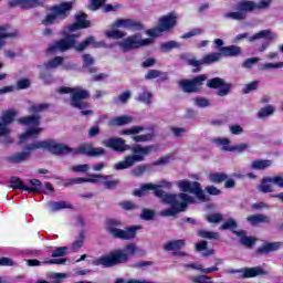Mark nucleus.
<instances>
[{"label": "nucleus", "instance_id": "37998d69", "mask_svg": "<svg viewBox=\"0 0 283 283\" xmlns=\"http://www.w3.org/2000/svg\"><path fill=\"white\" fill-rule=\"evenodd\" d=\"M228 176L224 172H216L209 175L210 182H216L217 185H220V182H224L227 180Z\"/></svg>", "mask_w": 283, "mask_h": 283}, {"label": "nucleus", "instance_id": "de8ad7c7", "mask_svg": "<svg viewBox=\"0 0 283 283\" xmlns=\"http://www.w3.org/2000/svg\"><path fill=\"white\" fill-rule=\"evenodd\" d=\"M17 116V111H8L2 114V123L6 124L7 126L14 120V117Z\"/></svg>", "mask_w": 283, "mask_h": 283}, {"label": "nucleus", "instance_id": "f3484780", "mask_svg": "<svg viewBox=\"0 0 283 283\" xmlns=\"http://www.w3.org/2000/svg\"><path fill=\"white\" fill-rule=\"evenodd\" d=\"M207 81V75H199L192 80H182L179 82V87H181V90L184 92H198V90H200V87H202V83Z\"/></svg>", "mask_w": 283, "mask_h": 283}, {"label": "nucleus", "instance_id": "4468645a", "mask_svg": "<svg viewBox=\"0 0 283 283\" xmlns=\"http://www.w3.org/2000/svg\"><path fill=\"white\" fill-rule=\"evenodd\" d=\"M244 39H248L250 43L260 41V39H266L268 41H273L274 39H277V34H275L271 30H262L252 36H250L249 33H240L237 36H234L233 43H240V41H244Z\"/></svg>", "mask_w": 283, "mask_h": 283}, {"label": "nucleus", "instance_id": "0eeeda50", "mask_svg": "<svg viewBox=\"0 0 283 283\" xmlns=\"http://www.w3.org/2000/svg\"><path fill=\"white\" fill-rule=\"evenodd\" d=\"M18 123L28 127L27 132L20 136V143H28L30 138H36L43 132V128L39 127L41 125V116L39 115L22 117Z\"/></svg>", "mask_w": 283, "mask_h": 283}, {"label": "nucleus", "instance_id": "c9c22d12", "mask_svg": "<svg viewBox=\"0 0 283 283\" xmlns=\"http://www.w3.org/2000/svg\"><path fill=\"white\" fill-rule=\"evenodd\" d=\"M146 81H154V78H159L160 81H167V74L158 70H149L145 75Z\"/></svg>", "mask_w": 283, "mask_h": 283}, {"label": "nucleus", "instance_id": "1a4fd4ad", "mask_svg": "<svg viewBox=\"0 0 283 283\" xmlns=\"http://www.w3.org/2000/svg\"><path fill=\"white\" fill-rule=\"evenodd\" d=\"M172 187H174V184L167 180L160 181L159 185L145 184L140 187L139 190L134 191V196L142 197L144 193H147V191H154V195L157 198H161V200H164L166 196H178V195L167 193L165 192V190H163V189H171Z\"/></svg>", "mask_w": 283, "mask_h": 283}, {"label": "nucleus", "instance_id": "ea45409f", "mask_svg": "<svg viewBox=\"0 0 283 283\" xmlns=\"http://www.w3.org/2000/svg\"><path fill=\"white\" fill-rule=\"evenodd\" d=\"M214 145H217L218 147H222V149L224 151H231V146H229V144L231 143V140L229 138H214L213 139Z\"/></svg>", "mask_w": 283, "mask_h": 283}, {"label": "nucleus", "instance_id": "bb28decb", "mask_svg": "<svg viewBox=\"0 0 283 283\" xmlns=\"http://www.w3.org/2000/svg\"><path fill=\"white\" fill-rule=\"evenodd\" d=\"M32 145L27 146V151H22V153H15L11 156L8 157V161L9 163H13L14 165H19V163H24V160H28V158H30V151H32L30 149Z\"/></svg>", "mask_w": 283, "mask_h": 283}, {"label": "nucleus", "instance_id": "a878e982", "mask_svg": "<svg viewBox=\"0 0 283 283\" xmlns=\"http://www.w3.org/2000/svg\"><path fill=\"white\" fill-rule=\"evenodd\" d=\"M283 248L282 241L276 242H265L261 248L256 250V253H273V251H280Z\"/></svg>", "mask_w": 283, "mask_h": 283}, {"label": "nucleus", "instance_id": "7c9ffc66", "mask_svg": "<svg viewBox=\"0 0 283 283\" xmlns=\"http://www.w3.org/2000/svg\"><path fill=\"white\" fill-rule=\"evenodd\" d=\"M220 53L222 56H238L239 54H242V49L235 45L223 46L220 49Z\"/></svg>", "mask_w": 283, "mask_h": 283}, {"label": "nucleus", "instance_id": "aec40b11", "mask_svg": "<svg viewBox=\"0 0 283 283\" xmlns=\"http://www.w3.org/2000/svg\"><path fill=\"white\" fill-rule=\"evenodd\" d=\"M48 0H10V8H22V10H31L32 8H39L43 6Z\"/></svg>", "mask_w": 283, "mask_h": 283}, {"label": "nucleus", "instance_id": "c756f323", "mask_svg": "<svg viewBox=\"0 0 283 283\" xmlns=\"http://www.w3.org/2000/svg\"><path fill=\"white\" fill-rule=\"evenodd\" d=\"M239 273H242L243 277H258V275H264V270L262 268H245L239 271Z\"/></svg>", "mask_w": 283, "mask_h": 283}, {"label": "nucleus", "instance_id": "72a5a7b5", "mask_svg": "<svg viewBox=\"0 0 283 283\" xmlns=\"http://www.w3.org/2000/svg\"><path fill=\"white\" fill-rule=\"evenodd\" d=\"M247 220L251 224H260V223L269 224L271 222V218L264 214H252L248 217Z\"/></svg>", "mask_w": 283, "mask_h": 283}, {"label": "nucleus", "instance_id": "4c0bfd02", "mask_svg": "<svg viewBox=\"0 0 283 283\" xmlns=\"http://www.w3.org/2000/svg\"><path fill=\"white\" fill-rule=\"evenodd\" d=\"M105 36L107 39H123V38L127 36V33L118 30V28H113V29L105 31Z\"/></svg>", "mask_w": 283, "mask_h": 283}, {"label": "nucleus", "instance_id": "864d4df0", "mask_svg": "<svg viewBox=\"0 0 283 283\" xmlns=\"http://www.w3.org/2000/svg\"><path fill=\"white\" fill-rule=\"evenodd\" d=\"M64 255H67V247L56 248L51 254L52 258H63Z\"/></svg>", "mask_w": 283, "mask_h": 283}, {"label": "nucleus", "instance_id": "cd10ccee", "mask_svg": "<svg viewBox=\"0 0 283 283\" xmlns=\"http://www.w3.org/2000/svg\"><path fill=\"white\" fill-rule=\"evenodd\" d=\"M273 166V161L269 159H255L251 163V169H255L258 171H263L264 169H269Z\"/></svg>", "mask_w": 283, "mask_h": 283}, {"label": "nucleus", "instance_id": "6ab92c4d", "mask_svg": "<svg viewBox=\"0 0 283 283\" xmlns=\"http://www.w3.org/2000/svg\"><path fill=\"white\" fill-rule=\"evenodd\" d=\"M103 145L105 147H108V149H113L114 151H129V145L125 144V139L120 137H113L108 138L103 142Z\"/></svg>", "mask_w": 283, "mask_h": 283}, {"label": "nucleus", "instance_id": "e2e57ef3", "mask_svg": "<svg viewBox=\"0 0 283 283\" xmlns=\"http://www.w3.org/2000/svg\"><path fill=\"white\" fill-rule=\"evenodd\" d=\"M249 144H238L234 146H231L230 151H238V154H242V151H247L249 149Z\"/></svg>", "mask_w": 283, "mask_h": 283}, {"label": "nucleus", "instance_id": "052dcab7", "mask_svg": "<svg viewBox=\"0 0 283 283\" xmlns=\"http://www.w3.org/2000/svg\"><path fill=\"white\" fill-rule=\"evenodd\" d=\"M260 59L259 57H250L247 59L243 64L242 67H245V70H251L253 67V65H255V63H259Z\"/></svg>", "mask_w": 283, "mask_h": 283}, {"label": "nucleus", "instance_id": "393cba45", "mask_svg": "<svg viewBox=\"0 0 283 283\" xmlns=\"http://www.w3.org/2000/svg\"><path fill=\"white\" fill-rule=\"evenodd\" d=\"M132 123H134V117H132L129 115L117 116V117H114L111 120H108L109 127H123V126L129 125Z\"/></svg>", "mask_w": 283, "mask_h": 283}, {"label": "nucleus", "instance_id": "6e6d98bb", "mask_svg": "<svg viewBox=\"0 0 283 283\" xmlns=\"http://www.w3.org/2000/svg\"><path fill=\"white\" fill-rule=\"evenodd\" d=\"M72 171H75V174H86V171H90V165L84 164V165H77L71 167Z\"/></svg>", "mask_w": 283, "mask_h": 283}, {"label": "nucleus", "instance_id": "39448f33", "mask_svg": "<svg viewBox=\"0 0 283 283\" xmlns=\"http://www.w3.org/2000/svg\"><path fill=\"white\" fill-rule=\"evenodd\" d=\"M123 222L118 219H109L106 224V231L113 235V238H117L119 240H134L136 238L137 231L143 229L140 226H133L127 228L126 230L118 229L122 227Z\"/></svg>", "mask_w": 283, "mask_h": 283}, {"label": "nucleus", "instance_id": "5701e85b", "mask_svg": "<svg viewBox=\"0 0 283 283\" xmlns=\"http://www.w3.org/2000/svg\"><path fill=\"white\" fill-rule=\"evenodd\" d=\"M19 36V31L10 28V25L0 27V50L6 45V39H14Z\"/></svg>", "mask_w": 283, "mask_h": 283}, {"label": "nucleus", "instance_id": "338daca9", "mask_svg": "<svg viewBox=\"0 0 283 283\" xmlns=\"http://www.w3.org/2000/svg\"><path fill=\"white\" fill-rule=\"evenodd\" d=\"M195 105L197 107H209L211 105V102H209V99L205 97H198L197 99H195Z\"/></svg>", "mask_w": 283, "mask_h": 283}, {"label": "nucleus", "instance_id": "7ed1b4c3", "mask_svg": "<svg viewBox=\"0 0 283 283\" xmlns=\"http://www.w3.org/2000/svg\"><path fill=\"white\" fill-rule=\"evenodd\" d=\"M161 201L165 202V205H170V207H172V209H166L159 212L164 218H169L180 213V211H185L189 205L196 202V199L185 192H180L177 195H167Z\"/></svg>", "mask_w": 283, "mask_h": 283}, {"label": "nucleus", "instance_id": "9d476101", "mask_svg": "<svg viewBox=\"0 0 283 283\" xmlns=\"http://www.w3.org/2000/svg\"><path fill=\"white\" fill-rule=\"evenodd\" d=\"M29 149H48L51 151V154H56L57 156L63 154H72V148L65 144H61L54 140L35 142L31 144Z\"/></svg>", "mask_w": 283, "mask_h": 283}, {"label": "nucleus", "instance_id": "dca6fc26", "mask_svg": "<svg viewBox=\"0 0 283 283\" xmlns=\"http://www.w3.org/2000/svg\"><path fill=\"white\" fill-rule=\"evenodd\" d=\"M206 85L212 90H218L217 96L224 97L231 92V84L224 82V80L220 77L209 80Z\"/></svg>", "mask_w": 283, "mask_h": 283}, {"label": "nucleus", "instance_id": "5fc2aeb1", "mask_svg": "<svg viewBox=\"0 0 283 283\" xmlns=\"http://www.w3.org/2000/svg\"><path fill=\"white\" fill-rule=\"evenodd\" d=\"M271 7V0H261L259 2H254V10H266V8Z\"/></svg>", "mask_w": 283, "mask_h": 283}, {"label": "nucleus", "instance_id": "a19ab883", "mask_svg": "<svg viewBox=\"0 0 283 283\" xmlns=\"http://www.w3.org/2000/svg\"><path fill=\"white\" fill-rule=\"evenodd\" d=\"M199 238H205L206 240H219L220 234L218 232H211L207 230H199L198 231Z\"/></svg>", "mask_w": 283, "mask_h": 283}, {"label": "nucleus", "instance_id": "a18cd8bd", "mask_svg": "<svg viewBox=\"0 0 283 283\" xmlns=\"http://www.w3.org/2000/svg\"><path fill=\"white\" fill-rule=\"evenodd\" d=\"M10 184L12 189H21L22 191H28V187L23 185V181L19 177H12Z\"/></svg>", "mask_w": 283, "mask_h": 283}, {"label": "nucleus", "instance_id": "c03bdc74", "mask_svg": "<svg viewBox=\"0 0 283 283\" xmlns=\"http://www.w3.org/2000/svg\"><path fill=\"white\" fill-rule=\"evenodd\" d=\"M274 113H275V107L268 105L259 111L258 116L260 118H268V116H273Z\"/></svg>", "mask_w": 283, "mask_h": 283}, {"label": "nucleus", "instance_id": "f03ea898", "mask_svg": "<svg viewBox=\"0 0 283 283\" xmlns=\"http://www.w3.org/2000/svg\"><path fill=\"white\" fill-rule=\"evenodd\" d=\"M138 251V247L134 243L127 244L122 250H115L111 254L99 256L93 261L94 266H104L109 269L111 266H116L118 264H125L129 258L134 256V253Z\"/></svg>", "mask_w": 283, "mask_h": 283}, {"label": "nucleus", "instance_id": "0e129e2a", "mask_svg": "<svg viewBox=\"0 0 283 283\" xmlns=\"http://www.w3.org/2000/svg\"><path fill=\"white\" fill-rule=\"evenodd\" d=\"M193 283H213L211 276L200 275L192 279Z\"/></svg>", "mask_w": 283, "mask_h": 283}, {"label": "nucleus", "instance_id": "79ce46f5", "mask_svg": "<svg viewBox=\"0 0 283 283\" xmlns=\"http://www.w3.org/2000/svg\"><path fill=\"white\" fill-rule=\"evenodd\" d=\"M51 211H61V209H70V205L65 201H51L49 203Z\"/></svg>", "mask_w": 283, "mask_h": 283}, {"label": "nucleus", "instance_id": "4d7b16f0", "mask_svg": "<svg viewBox=\"0 0 283 283\" xmlns=\"http://www.w3.org/2000/svg\"><path fill=\"white\" fill-rule=\"evenodd\" d=\"M119 207H122L124 211H134L135 209H138V206L132 201L120 202Z\"/></svg>", "mask_w": 283, "mask_h": 283}, {"label": "nucleus", "instance_id": "3c124183", "mask_svg": "<svg viewBox=\"0 0 283 283\" xmlns=\"http://www.w3.org/2000/svg\"><path fill=\"white\" fill-rule=\"evenodd\" d=\"M50 108V104H35V105H32L30 108H29V112L30 114H39V112H45V109H49Z\"/></svg>", "mask_w": 283, "mask_h": 283}, {"label": "nucleus", "instance_id": "bf43d9fd", "mask_svg": "<svg viewBox=\"0 0 283 283\" xmlns=\"http://www.w3.org/2000/svg\"><path fill=\"white\" fill-rule=\"evenodd\" d=\"M205 32L202 29H192L181 35V39H191V36H199V34H202Z\"/></svg>", "mask_w": 283, "mask_h": 283}, {"label": "nucleus", "instance_id": "8fccbe9b", "mask_svg": "<svg viewBox=\"0 0 283 283\" xmlns=\"http://www.w3.org/2000/svg\"><path fill=\"white\" fill-rule=\"evenodd\" d=\"M136 101L139 103H146V105H149L151 103V93L148 91H143L142 93L138 94Z\"/></svg>", "mask_w": 283, "mask_h": 283}, {"label": "nucleus", "instance_id": "13d9d810", "mask_svg": "<svg viewBox=\"0 0 283 283\" xmlns=\"http://www.w3.org/2000/svg\"><path fill=\"white\" fill-rule=\"evenodd\" d=\"M280 67H283V62L265 63L261 65V70H280Z\"/></svg>", "mask_w": 283, "mask_h": 283}, {"label": "nucleus", "instance_id": "f257e3e1", "mask_svg": "<svg viewBox=\"0 0 283 283\" xmlns=\"http://www.w3.org/2000/svg\"><path fill=\"white\" fill-rule=\"evenodd\" d=\"M76 23L66 27L62 34L65 35L64 39L54 42L49 46V52L51 54H56V52H67V50H75L76 52H84L90 45L93 48H101L103 43L96 42L94 36H90L81 43H76V39L81 36V33H74L76 30H83L90 28V20H87V14L80 12L75 15Z\"/></svg>", "mask_w": 283, "mask_h": 283}, {"label": "nucleus", "instance_id": "49530a36", "mask_svg": "<svg viewBox=\"0 0 283 283\" xmlns=\"http://www.w3.org/2000/svg\"><path fill=\"white\" fill-rule=\"evenodd\" d=\"M30 185H32V187H27V191H30L32 193H38L39 191H41L43 185L41 184L40 180L38 179H31L29 180Z\"/></svg>", "mask_w": 283, "mask_h": 283}, {"label": "nucleus", "instance_id": "a211bd4d", "mask_svg": "<svg viewBox=\"0 0 283 283\" xmlns=\"http://www.w3.org/2000/svg\"><path fill=\"white\" fill-rule=\"evenodd\" d=\"M71 154H83L85 156H103L105 149L94 148L92 144H82L77 148H72Z\"/></svg>", "mask_w": 283, "mask_h": 283}, {"label": "nucleus", "instance_id": "58836bf2", "mask_svg": "<svg viewBox=\"0 0 283 283\" xmlns=\"http://www.w3.org/2000/svg\"><path fill=\"white\" fill-rule=\"evenodd\" d=\"M226 19H233L234 21H244L247 19V13L244 11L238 10L235 12H228L224 14Z\"/></svg>", "mask_w": 283, "mask_h": 283}, {"label": "nucleus", "instance_id": "f8f14e48", "mask_svg": "<svg viewBox=\"0 0 283 283\" xmlns=\"http://www.w3.org/2000/svg\"><path fill=\"white\" fill-rule=\"evenodd\" d=\"M176 14L174 13H169L167 15H164L161 18H159L158 20V27L154 28V29H149L146 31V34L148 36H160V34H163V32H169V30H171L172 28H176Z\"/></svg>", "mask_w": 283, "mask_h": 283}, {"label": "nucleus", "instance_id": "e433bc0d", "mask_svg": "<svg viewBox=\"0 0 283 283\" xmlns=\"http://www.w3.org/2000/svg\"><path fill=\"white\" fill-rule=\"evenodd\" d=\"M273 186L271 177L264 178L259 186V191H262L263 193H271V191H273Z\"/></svg>", "mask_w": 283, "mask_h": 283}, {"label": "nucleus", "instance_id": "09e8293b", "mask_svg": "<svg viewBox=\"0 0 283 283\" xmlns=\"http://www.w3.org/2000/svg\"><path fill=\"white\" fill-rule=\"evenodd\" d=\"M176 48H180V44L176 41H169L160 45L161 52H171V50H175Z\"/></svg>", "mask_w": 283, "mask_h": 283}, {"label": "nucleus", "instance_id": "f704fd0d", "mask_svg": "<svg viewBox=\"0 0 283 283\" xmlns=\"http://www.w3.org/2000/svg\"><path fill=\"white\" fill-rule=\"evenodd\" d=\"M185 244V240L169 241L164 244V249L165 251H179V249H184Z\"/></svg>", "mask_w": 283, "mask_h": 283}, {"label": "nucleus", "instance_id": "b1692460", "mask_svg": "<svg viewBox=\"0 0 283 283\" xmlns=\"http://www.w3.org/2000/svg\"><path fill=\"white\" fill-rule=\"evenodd\" d=\"M74 8V3L72 2H62L57 6L51 8V12H54L56 17H62L65 19L67 17V12Z\"/></svg>", "mask_w": 283, "mask_h": 283}, {"label": "nucleus", "instance_id": "c85d7f7f", "mask_svg": "<svg viewBox=\"0 0 283 283\" xmlns=\"http://www.w3.org/2000/svg\"><path fill=\"white\" fill-rule=\"evenodd\" d=\"M83 59V69L87 70L88 74H96L98 71L94 65V57L91 54H84Z\"/></svg>", "mask_w": 283, "mask_h": 283}, {"label": "nucleus", "instance_id": "2eb2a0df", "mask_svg": "<svg viewBox=\"0 0 283 283\" xmlns=\"http://www.w3.org/2000/svg\"><path fill=\"white\" fill-rule=\"evenodd\" d=\"M63 61H65V57L56 56L53 60L44 63V66H40V78L46 84L52 83V75L48 74L45 70H56V67H59Z\"/></svg>", "mask_w": 283, "mask_h": 283}, {"label": "nucleus", "instance_id": "69168bd1", "mask_svg": "<svg viewBox=\"0 0 283 283\" xmlns=\"http://www.w3.org/2000/svg\"><path fill=\"white\" fill-rule=\"evenodd\" d=\"M207 221L213 224H218V222H222V214L220 213L209 214L207 216Z\"/></svg>", "mask_w": 283, "mask_h": 283}, {"label": "nucleus", "instance_id": "774afa93", "mask_svg": "<svg viewBox=\"0 0 283 283\" xmlns=\"http://www.w3.org/2000/svg\"><path fill=\"white\" fill-rule=\"evenodd\" d=\"M155 212L154 210L144 209L142 211L140 218L142 220H154Z\"/></svg>", "mask_w": 283, "mask_h": 283}, {"label": "nucleus", "instance_id": "9b49d317", "mask_svg": "<svg viewBox=\"0 0 283 283\" xmlns=\"http://www.w3.org/2000/svg\"><path fill=\"white\" fill-rule=\"evenodd\" d=\"M178 189L184 191V193H193L200 202H209V196L205 193V190L200 187L197 181L179 180L176 182Z\"/></svg>", "mask_w": 283, "mask_h": 283}, {"label": "nucleus", "instance_id": "6e6552de", "mask_svg": "<svg viewBox=\"0 0 283 283\" xmlns=\"http://www.w3.org/2000/svg\"><path fill=\"white\" fill-rule=\"evenodd\" d=\"M151 43H154V39H143V35L137 33L119 41L117 45H119L122 52H130V50H138V48H147Z\"/></svg>", "mask_w": 283, "mask_h": 283}, {"label": "nucleus", "instance_id": "ddd939ff", "mask_svg": "<svg viewBox=\"0 0 283 283\" xmlns=\"http://www.w3.org/2000/svg\"><path fill=\"white\" fill-rule=\"evenodd\" d=\"M142 132H145V127L133 126L130 128H126V129L119 132V135L120 136H133L132 140H134V143H149L150 140H154V133L138 135Z\"/></svg>", "mask_w": 283, "mask_h": 283}, {"label": "nucleus", "instance_id": "20e7f679", "mask_svg": "<svg viewBox=\"0 0 283 283\" xmlns=\"http://www.w3.org/2000/svg\"><path fill=\"white\" fill-rule=\"evenodd\" d=\"M153 149V146L136 145L132 148V155L125 156L124 160L115 164L114 169H116V171H123L134 167L136 163H143V160H145V156H149Z\"/></svg>", "mask_w": 283, "mask_h": 283}, {"label": "nucleus", "instance_id": "603ef678", "mask_svg": "<svg viewBox=\"0 0 283 283\" xmlns=\"http://www.w3.org/2000/svg\"><path fill=\"white\" fill-rule=\"evenodd\" d=\"M83 242H85V234L83 232H81L80 233V239L74 241V243L72 245V251L74 253H76V251H78V249H81V247H83Z\"/></svg>", "mask_w": 283, "mask_h": 283}, {"label": "nucleus", "instance_id": "680f3d73", "mask_svg": "<svg viewBox=\"0 0 283 283\" xmlns=\"http://www.w3.org/2000/svg\"><path fill=\"white\" fill-rule=\"evenodd\" d=\"M238 227V223L235 222V220L233 219H229L228 221H226L221 227H220V231H224L227 229H235Z\"/></svg>", "mask_w": 283, "mask_h": 283}, {"label": "nucleus", "instance_id": "423d86ee", "mask_svg": "<svg viewBox=\"0 0 283 283\" xmlns=\"http://www.w3.org/2000/svg\"><path fill=\"white\" fill-rule=\"evenodd\" d=\"M59 94H71V106L76 109H86L90 107V104L85 102V98H90V93L87 90H83V87H67L61 86L57 88Z\"/></svg>", "mask_w": 283, "mask_h": 283}, {"label": "nucleus", "instance_id": "412c9836", "mask_svg": "<svg viewBox=\"0 0 283 283\" xmlns=\"http://www.w3.org/2000/svg\"><path fill=\"white\" fill-rule=\"evenodd\" d=\"M112 28H123V30H143V23L132 19H117L113 22Z\"/></svg>", "mask_w": 283, "mask_h": 283}, {"label": "nucleus", "instance_id": "2f4dec72", "mask_svg": "<svg viewBox=\"0 0 283 283\" xmlns=\"http://www.w3.org/2000/svg\"><path fill=\"white\" fill-rule=\"evenodd\" d=\"M233 233L240 238V242L243 247L251 248L252 244H255V239L253 237H248L245 231H233Z\"/></svg>", "mask_w": 283, "mask_h": 283}, {"label": "nucleus", "instance_id": "473e14b6", "mask_svg": "<svg viewBox=\"0 0 283 283\" xmlns=\"http://www.w3.org/2000/svg\"><path fill=\"white\" fill-rule=\"evenodd\" d=\"M237 10H240L241 12H253L255 10V2L250 0H242L239 3H237Z\"/></svg>", "mask_w": 283, "mask_h": 283}, {"label": "nucleus", "instance_id": "4be33fe9", "mask_svg": "<svg viewBox=\"0 0 283 283\" xmlns=\"http://www.w3.org/2000/svg\"><path fill=\"white\" fill-rule=\"evenodd\" d=\"M222 53H209L206 56H203L202 60H196L191 59L188 60V65H191L192 67H200V65H205L206 63H218L220 59H222Z\"/></svg>", "mask_w": 283, "mask_h": 283}]
</instances>
